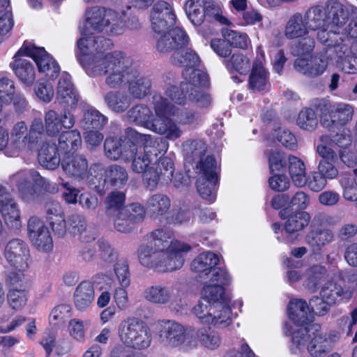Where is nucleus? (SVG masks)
I'll use <instances>...</instances> for the list:
<instances>
[{"label": "nucleus", "instance_id": "nucleus-58", "mask_svg": "<svg viewBox=\"0 0 357 357\" xmlns=\"http://www.w3.org/2000/svg\"><path fill=\"white\" fill-rule=\"evenodd\" d=\"M314 45V38L307 34L298 38V40L291 45V52L294 56L307 54L312 52Z\"/></svg>", "mask_w": 357, "mask_h": 357}, {"label": "nucleus", "instance_id": "nucleus-53", "mask_svg": "<svg viewBox=\"0 0 357 357\" xmlns=\"http://www.w3.org/2000/svg\"><path fill=\"white\" fill-rule=\"evenodd\" d=\"M45 128L41 118H34L28 130V149H33L44 135Z\"/></svg>", "mask_w": 357, "mask_h": 357}, {"label": "nucleus", "instance_id": "nucleus-4", "mask_svg": "<svg viewBox=\"0 0 357 357\" xmlns=\"http://www.w3.org/2000/svg\"><path fill=\"white\" fill-rule=\"evenodd\" d=\"M314 106L320 112V123L328 130H334L352 120L354 108L344 102L331 103L330 100L322 98L316 99Z\"/></svg>", "mask_w": 357, "mask_h": 357}, {"label": "nucleus", "instance_id": "nucleus-20", "mask_svg": "<svg viewBox=\"0 0 357 357\" xmlns=\"http://www.w3.org/2000/svg\"><path fill=\"white\" fill-rule=\"evenodd\" d=\"M339 339L340 334L337 332L315 335L307 345V351L312 357H321L332 350Z\"/></svg>", "mask_w": 357, "mask_h": 357}, {"label": "nucleus", "instance_id": "nucleus-56", "mask_svg": "<svg viewBox=\"0 0 357 357\" xmlns=\"http://www.w3.org/2000/svg\"><path fill=\"white\" fill-rule=\"evenodd\" d=\"M218 179L198 178L197 188L200 196L210 202H214L216 197L215 185Z\"/></svg>", "mask_w": 357, "mask_h": 357}, {"label": "nucleus", "instance_id": "nucleus-21", "mask_svg": "<svg viewBox=\"0 0 357 357\" xmlns=\"http://www.w3.org/2000/svg\"><path fill=\"white\" fill-rule=\"evenodd\" d=\"M31 178L36 183H41V182H39V179H41L42 177L36 171L33 169L29 172H19L11 178L12 182L16 183L19 192L22 198L25 201L31 200L35 194L33 185L30 181Z\"/></svg>", "mask_w": 357, "mask_h": 357}, {"label": "nucleus", "instance_id": "nucleus-15", "mask_svg": "<svg viewBox=\"0 0 357 357\" xmlns=\"http://www.w3.org/2000/svg\"><path fill=\"white\" fill-rule=\"evenodd\" d=\"M0 212L7 226L13 229L21 227L20 210L11 195L0 185Z\"/></svg>", "mask_w": 357, "mask_h": 357}, {"label": "nucleus", "instance_id": "nucleus-24", "mask_svg": "<svg viewBox=\"0 0 357 357\" xmlns=\"http://www.w3.org/2000/svg\"><path fill=\"white\" fill-rule=\"evenodd\" d=\"M191 249L189 245L176 241L171 249H168V263L160 264L158 268V272L174 271L182 267L184 263L183 255Z\"/></svg>", "mask_w": 357, "mask_h": 357}, {"label": "nucleus", "instance_id": "nucleus-45", "mask_svg": "<svg viewBox=\"0 0 357 357\" xmlns=\"http://www.w3.org/2000/svg\"><path fill=\"white\" fill-rule=\"evenodd\" d=\"M248 85L253 92H261L268 89L267 72L263 66L257 64L253 66Z\"/></svg>", "mask_w": 357, "mask_h": 357}, {"label": "nucleus", "instance_id": "nucleus-10", "mask_svg": "<svg viewBox=\"0 0 357 357\" xmlns=\"http://www.w3.org/2000/svg\"><path fill=\"white\" fill-rule=\"evenodd\" d=\"M61 167L68 176L76 178H84L88 169H90L91 174L96 169H104L101 163H93L89 167L88 160L84 155L74 153L63 155Z\"/></svg>", "mask_w": 357, "mask_h": 357}, {"label": "nucleus", "instance_id": "nucleus-28", "mask_svg": "<svg viewBox=\"0 0 357 357\" xmlns=\"http://www.w3.org/2000/svg\"><path fill=\"white\" fill-rule=\"evenodd\" d=\"M38 160L43 167L50 170L61 165V158L54 143L44 142L38 151Z\"/></svg>", "mask_w": 357, "mask_h": 357}, {"label": "nucleus", "instance_id": "nucleus-38", "mask_svg": "<svg viewBox=\"0 0 357 357\" xmlns=\"http://www.w3.org/2000/svg\"><path fill=\"white\" fill-rule=\"evenodd\" d=\"M58 141L57 149L63 155L74 153L82 144L80 133L77 130L63 132Z\"/></svg>", "mask_w": 357, "mask_h": 357}, {"label": "nucleus", "instance_id": "nucleus-62", "mask_svg": "<svg viewBox=\"0 0 357 357\" xmlns=\"http://www.w3.org/2000/svg\"><path fill=\"white\" fill-rule=\"evenodd\" d=\"M44 121L47 135L55 136L61 130L60 116L54 110L50 109L45 112Z\"/></svg>", "mask_w": 357, "mask_h": 357}, {"label": "nucleus", "instance_id": "nucleus-23", "mask_svg": "<svg viewBox=\"0 0 357 357\" xmlns=\"http://www.w3.org/2000/svg\"><path fill=\"white\" fill-rule=\"evenodd\" d=\"M157 117L151 119L146 128L160 134L165 135L169 140H176L181 137L182 131L169 118V115H156Z\"/></svg>", "mask_w": 357, "mask_h": 357}, {"label": "nucleus", "instance_id": "nucleus-7", "mask_svg": "<svg viewBox=\"0 0 357 357\" xmlns=\"http://www.w3.org/2000/svg\"><path fill=\"white\" fill-rule=\"evenodd\" d=\"M326 8L329 26L335 33L342 32L351 16L357 15L356 7L350 4L344 5L338 0H327Z\"/></svg>", "mask_w": 357, "mask_h": 357}, {"label": "nucleus", "instance_id": "nucleus-64", "mask_svg": "<svg viewBox=\"0 0 357 357\" xmlns=\"http://www.w3.org/2000/svg\"><path fill=\"white\" fill-rule=\"evenodd\" d=\"M114 271L120 285L128 287L130 284V274L127 259H119L114 266Z\"/></svg>", "mask_w": 357, "mask_h": 357}, {"label": "nucleus", "instance_id": "nucleus-50", "mask_svg": "<svg viewBox=\"0 0 357 357\" xmlns=\"http://www.w3.org/2000/svg\"><path fill=\"white\" fill-rule=\"evenodd\" d=\"M203 3L204 0H188L185 3V13L195 26L201 25L204 21Z\"/></svg>", "mask_w": 357, "mask_h": 357}, {"label": "nucleus", "instance_id": "nucleus-49", "mask_svg": "<svg viewBox=\"0 0 357 357\" xmlns=\"http://www.w3.org/2000/svg\"><path fill=\"white\" fill-rule=\"evenodd\" d=\"M107 118L96 109H89L84 113L82 125L84 130H101L107 123Z\"/></svg>", "mask_w": 357, "mask_h": 357}, {"label": "nucleus", "instance_id": "nucleus-52", "mask_svg": "<svg viewBox=\"0 0 357 357\" xmlns=\"http://www.w3.org/2000/svg\"><path fill=\"white\" fill-rule=\"evenodd\" d=\"M106 17V26L104 31L112 35H120L124 32L125 24L122 13L119 14L115 10L109 9Z\"/></svg>", "mask_w": 357, "mask_h": 357}, {"label": "nucleus", "instance_id": "nucleus-48", "mask_svg": "<svg viewBox=\"0 0 357 357\" xmlns=\"http://www.w3.org/2000/svg\"><path fill=\"white\" fill-rule=\"evenodd\" d=\"M289 172L292 181L297 186H303L306 183L305 167L303 162L296 156L289 157Z\"/></svg>", "mask_w": 357, "mask_h": 357}, {"label": "nucleus", "instance_id": "nucleus-25", "mask_svg": "<svg viewBox=\"0 0 357 357\" xmlns=\"http://www.w3.org/2000/svg\"><path fill=\"white\" fill-rule=\"evenodd\" d=\"M334 234L328 229H315L311 230L305 236V242L310 246L314 256L321 255L322 248L334 240Z\"/></svg>", "mask_w": 357, "mask_h": 357}, {"label": "nucleus", "instance_id": "nucleus-1", "mask_svg": "<svg viewBox=\"0 0 357 357\" xmlns=\"http://www.w3.org/2000/svg\"><path fill=\"white\" fill-rule=\"evenodd\" d=\"M229 298L221 284H206L202 291V297L192 310L202 323L214 326H227L230 324L231 309Z\"/></svg>", "mask_w": 357, "mask_h": 357}, {"label": "nucleus", "instance_id": "nucleus-44", "mask_svg": "<svg viewBox=\"0 0 357 357\" xmlns=\"http://www.w3.org/2000/svg\"><path fill=\"white\" fill-rule=\"evenodd\" d=\"M326 273V268L321 265H314L306 271V279L303 285L310 292L314 293L319 289Z\"/></svg>", "mask_w": 357, "mask_h": 357}, {"label": "nucleus", "instance_id": "nucleus-57", "mask_svg": "<svg viewBox=\"0 0 357 357\" xmlns=\"http://www.w3.org/2000/svg\"><path fill=\"white\" fill-rule=\"evenodd\" d=\"M297 124L303 130H314L318 125V119L315 112L311 108L302 109L298 114Z\"/></svg>", "mask_w": 357, "mask_h": 357}, {"label": "nucleus", "instance_id": "nucleus-35", "mask_svg": "<svg viewBox=\"0 0 357 357\" xmlns=\"http://www.w3.org/2000/svg\"><path fill=\"white\" fill-rule=\"evenodd\" d=\"M309 31L304 16L300 13H296L288 20L284 33L287 38L292 40L307 36Z\"/></svg>", "mask_w": 357, "mask_h": 357}, {"label": "nucleus", "instance_id": "nucleus-33", "mask_svg": "<svg viewBox=\"0 0 357 357\" xmlns=\"http://www.w3.org/2000/svg\"><path fill=\"white\" fill-rule=\"evenodd\" d=\"M294 68L298 73L314 77L321 75L327 68V62L321 58H314L310 62L305 59L298 58L294 61Z\"/></svg>", "mask_w": 357, "mask_h": 357}, {"label": "nucleus", "instance_id": "nucleus-46", "mask_svg": "<svg viewBox=\"0 0 357 357\" xmlns=\"http://www.w3.org/2000/svg\"><path fill=\"white\" fill-rule=\"evenodd\" d=\"M126 115L129 121L144 128L147 127L153 117L150 108L144 104L133 106L127 112Z\"/></svg>", "mask_w": 357, "mask_h": 357}, {"label": "nucleus", "instance_id": "nucleus-55", "mask_svg": "<svg viewBox=\"0 0 357 357\" xmlns=\"http://www.w3.org/2000/svg\"><path fill=\"white\" fill-rule=\"evenodd\" d=\"M222 34L231 47L243 50L248 47L249 39L246 33L225 28L222 29Z\"/></svg>", "mask_w": 357, "mask_h": 357}, {"label": "nucleus", "instance_id": "nucleus-47", "mask_svg": "<svg viewBox=\"0 0 357 357\" xmlns=\"http://www.w3.org/2000/svg\"><path fill=\"white\" fill-rule=\"evenodd\" d=\"M197 339L208 349L214 350L219 347L221 337L219 333L210 326H204L197 331Z\"/></svg>", "mask_w": 357, "mask_h": 357}, {"label": "nucleus", "instance_id": "nucleus-26", "mask_svg": "<svg viewBox=\"0 0 357 357\" xmlns=\"http://www.w3.org/2000/svg\"><path fill=\"white\" fill-rule=\"evenodd\" d=\"M28 149V128L24 121H19L13 127L10 132V143L8 149L10 153L6 151V155L15 156L20 151Z\"/></svg>", "mask_w": 357, "mask_h": 357}, {"label": "nucleus", "instance_id": "nucleus-30", "mask_svg": "<svg viewBox=\"0 0 357 357\" xmlns=\"http://www.w3.org/2000/svg\"><path fill=\"white\" fill-rule=\"evenodd\" d=\"M305 21L310 31H316L325 26H330L324 5H314L310 7L304 14Z\"/></svg>", "mask_w": 357, "mask_h": 357}, {"label": "nucleus", "instance_id": "nucleus-8", "mask_svg": "<svg viewBox=\"0 0 357 357\" xmlns=\"http://www.w3.org/2000/svg\"><path fill=\"white\" fill-rule=\"evenodd\" d=\"M22 53L33 59L40 72L45 73L52 79L57 77L60 67L43 47H37L24 43L18 51V54Z\"/></svg>", "mask_w": 357, "mask_h": 357}, {"label": "nucleus", "instance_id": "nucleus-27", "mask_svg": "<svg viewBox=\"0 0 357 357\" xmlns=\"http://www.w3.org/2000/svg\"><path fill=\"white\" fill-rule=\"evenodd\" d=\"M137 254L139 261L142 265L157 271V266L168 263L167 250L151 252V247L139 246Z\"/></svg>", "mask_w": 357, "mask_h": 357}, {"label": "nucleus", "instance_id": "nucleus-11", "mask_svg": "<svg viewBox=\"0 0 357 357\" xmlns=\"http://www.w3.org/2000/svg\"><path fill=\"white\" fill-rule=\"evenodd\" d=\"M125 135L126 138L139 144V147L142 148V151L149 158L151 162H156L158 155L167 149L162 139L159 141L151 135L141 134L130 127L125 129Z\"/></svg>", "mask_w": 357, "mask_h": 357}, {"label": "nucleus", "instance_id": "nucleus-14", "mask_svg": "<svg viewBox=\"0 0 357 357\" xmlns=\"http://www.w3.org/2000/svg\"><path fill=\"white\" fill-rule=\"evenodd\" d=\"M107 9L104 7L93 6L85 11V22L79 29L82 36L93 35L95 33L102 32L106 26Z\"/></svg>", "mask_w": 357, "mask_h": 357}, {"label": "nucleus", "instance_id": "nucleus-32", "mask_svg": "<svg viewBox=\"0 0 357 357\" xmlns=\"http://www.w3.org/2000/svg\"><path fill=\"white\" fill-rule=\"evenodd\" d=\"M24 53L15 55V61L10 63L16 76L25 84L30 86L35 81V69L32 63L26 59L20 58Z\"/></svg>", "mask_w": 357, "mask_h": 357}, {"label": "nucleus", "instance_id": "nucleus-60", "mask_svg": "<svg viewBox=\"0 0 357 357\" xmlns=\"http://www.w3.org/2000/svg\"><path fill=\"white\" fill-rule=\"evenodd\" d=\"M68 231L73 236L82 235L86 231L87 223L85 218L77 213H73L67 218Z\"/></svg>", "mask_w": 357, "mask_h": 357}, {"label": "nucleus", "instance_id": "nucleus-22", "mask_svg": "<svg viewBox=\"0 0 357 357\" xmlns=\"http://www.w3.org/2000/svg\"><path fill=\"white\" fill-rule=\"evenodd\" d=\"M218 262V255L211 252H204L197 257L191 263V269L197 273V281L206 282L210 272Z\"/></svg>", "mask_w": 357, "mask_h": 357}, {"label": "nucleus", "instance_id": "nucleus-13", "mask_svg": "<svg viewBox=\"0 0 357 357\" xmlns=\"http://www.w3.org/2000/svg\"><path fill=\"white\" fill-rule=\"evenodd\" d=\"M184 327L174 320H162L158 323V341L168 347H176L185 340Z\"/></svg>", "mask_w": 357, "mask_h": 357}, {"label": "nucleus", "instance_id": "nucleus-37", "mask_svg": "<svg viewBox=\"0 0 357 357\" xmlns=\"http://www.w3.org/2000/svg\"><path fill=\"white\" fill-rule=\"evenodd\" d=\"M128 85L130 96L135 99H142L151 93L152 80L147 76L141 75L137 68L135 78L132 79Z\"/></svg>", "mask_w": 357, "mask_h": 357}, {"label": "nucleus", "instance_id": "nucleus-59", "mask_svg": "<svg viewBox=\"0 0 357 357\" xmlns=\"http://www.w3.org/2000/svg\"><path fill=\"white\" fill-rule=\"evenodd\" d=\"M125 194L120 191H112L105 199L107 213L112 215L123 208L125 203Z\"/></svg>", "mask_w": 357, "mask_h": 357}, {"label": "nucleus", "instance_id": "nucleus-5", "mask_svg": "<svg viewBox=\"0 0 357 357\" xmlns=\"http://www.w3.org/2000/svg\"><path fill=\"white\" fill-rule=\"evenodd\" d=\"M118 335L124 345L139 350L148 348L152 340L151 332L147 324L135 317H128L120 323Z\"/></svg>", "mask_w": 357, "mask_h": 357}, {"label": "nucleus", "instance_id": "nucleus-51", "mask_svg": "<svg viewBox=\"0 0 357 357\" xmlns=\"http://www.w3.org/2000/svg\"><path fill=\"white\" fill-rule=\"evenodd\" d=\"M128 179V175L126 169L121 166L113 165L105 171V178L103 182L105 183L107 181L112 185L119 188L125 185Z\"/></svg>", "mask_w": 357, "mask_h": 357}, {"label": "nucleus", "instance_id": "nucleus-3", "mask_svg": "<svg viewBox=\"0 0 357 357\" xmlns=\"http://www.w3.org/2000/svg\"><path fill=\"white\" fill-rule=\"evenodd\" d=\"M171 60L173 64L185 67L182 72V89L185 92H190V97L194 98L192 91L196 92L199 87L206 86L208 81L207 74L197 68L200 63L199 56L191 48L185 47L174 52Z\"/></svg>", "mask_w": 357, "mask_h": 357}, {"label": "nucleus", "instance_id": "nucleus-54", "mask_svg": "<svg viewBox=\"0 0 357 357\" xmlns=\"http://www.w3.org/2000/svg\"><path fill=\"white\" fill-rule=\"evenodd\" d=\"M196 167L202 174L199 178L218 179L216 161L213 156L203 158L196 163Z\"/></svg>", "mask_w": 357, "mask_h": 357}, {"label": "nucleus", "instance_id": "nucleus-43", "mask_svg": "<svg viewBox=\"0 0 357 357\" xmlns=\"http://www.w3.org/2000/svg\"><path fill=\"white\" fill-rule=\"evenodd\" d=\"M185 160L189 163H197L204 158L207 146L202 140L189 139L183 144Z\"/></svg>", "mask_w": 357, "mask_h": 357}, {"label": "nucleus", "instance_id": "nucleus-31", "mask_svg": "<svg viewBox=\"0 0 357 357\" xmlns=\"http://www.w3.org/2000/svg\"><path fill=\"white\" fill-rule=\"evenodd\" d=\"M122 140L114 137H107L104 143L105 155L111 160H118L120 158L126 159V154L135 143L132 140Z\"/></svg>", "mask_w": 357, "mask_h": 357}, {"label": "nucleus", "instance_id": "nucleus-63", "mask_svg": "<svg viewBox=\"0 0 357 357\" xmlns=\"http://www.w3.org/2000/svg\"><path fill=\"white\" fill-rule=\"evenodd\" d=\"M226 66L229 70L234 69L240 74H245L250 68L249 59L241 53H234Z\"/></svg>", "mask_w": 357, "mask_h": 357}, {"label": "nucleus", "instance_id": "nucleus-29", "mask_svg": "<svg viewBox=\"0 0 357 357\" xmlns=\"http://www.w3.org/2000/svg\"><path fill=\"white\" fill-rule=\"evenodd\" d=\"M147 243H143L140 246L151 248V252L171 249L174 241L172 232L167 229H159L147 235Z\"/></svg>", "mask_w": 357, "mask_h": 357}, {"label": "nucleus", "instance_id": "nucleus-61", "mask_svg": "<svg viewBox=\"0 0 357 357\" xmlns=\"http://www.w3.org/2000/svg\"><path fill=\"white\" fill-rule=\"evenodd\" d=\"M152 103L156 115H175L176 108L167 99L159 93H155L152 97Z\"/></svg>", "mask_w": 357, "mask_h": 357}, {"label": "nucleus", "instance_id": "nucleus-41", "mask_svg": "<svg viewBox=\"0 0 357 357\" xmlns=\"http://www.w3.org/2000/svg\"><path fill=\"white\" fill-rule=\"evenodd\" d=\"M171 206L170 199L164 194L157 193L151 195L146 202L147 213L154 218L165 214Z\"/></svg>", "mask_w": 357, "mask_h": 357}, {"label": "nucleus", "instance_id": "nucleus-9", "mask_svg": "<svg viewBox=\"0 0 357 357\" xmlns=\"http://www.w3.org/2000/svg\"><path fill=\"white\" fill-rule=\"evenodd\" d=\"M150 18L152 29L158 34L169 31L176 20L172 6L165 1H158L153 4Z\"/></svg>", "mask_w": 357, "mask_h": 357}, {"label": "nucleus", "instance_id": "nucleus-39", "mask_svg": "<svg viewBox=\"0 0 357 357\" xmlns=\"http://www.w3.org/2000/svg\"><path fill=\"white\" fill-rule=\"evenodd\" d=\"M104 102L114 112L123 113L130 105L131 98L125 91H111L105 95Z\"/></svg>", "mask_w": 357, "mask_h": 357}, {"label": "nucleus", "instance_id": "nucleus-6", "mask_svg": "<svg viewBox=\"0 0 357 357\" xmlns=\"http://www.w3.org/2000/svg\"><path fill=\"white\" fill-rule=\"evenodd\" d=\"M77 47L82 55L79 58V63L86 71V66L92 61L99 57H105L109 53L105 52L109 50L112 45L110 39L103 36H83L77 40Z\"/></svg>", "mask_w": 357, "mask_h": 357}, {"label": "nucleus", "instance_id": "nucleus-16", "mask_svg": "<svg viewBox=\"0 0 357 357\" xmlns=\"http://www.w3.org/2000/svg\"><path fill=\"white\" fill-rule=\"evenodd\" d=\"M204 87H199L197 91H192L195 98L190 97V92L187 93L183 91L182 82L181 83V91L178 90L175 85L168 86L165 90V94L174 102L178 105H184L186 100L195 102L199 107H208L211 102V96L202 91Z\"/></svg>", "mask_w": 357, "mask_h": 357}, {"label": "nucleus", "instance_id": "nucleus-42", "mask_svg": "<svg viewBox=\"0 0 357 357\" xmlns=\"http://www.w3.org/2000/svg\"><path fill=\"white\" fill-rule=\"evenodd\" d=\"M125 160H132V169L137 174L144 173L151 163L149 158L142 151V148L139 147L136 143L131 146L126 154Z\"/></svg>", "mask_w": 357, "mask_h": 357}, {"label": "nucleus", "instance_id": "nucleus-17", "mask_svg": "<svg viewBox=\"0 0 357 357\" xmlns=\"http://www.w3.org/2000/svg\"><path fill=\"white\" fill-rule=\"evenodd\" d=\"M289 210L288 208L280 212L282 218H287L284 224V231L287 234V238L290 243H294L298 237V232L305 227L310 221V215L305 211H298L287 215Z\"/></svg>", "mask_w": 357, "mask_h": 357}, {"label": "nucleus", "instance_id": "nucleus-18", "mask_svg": "<svg viewBox=\"0 0 357 357\" xmlns=\"http://www.w3.org/2000/svg\"><path fill=\"white\" fill-rule=\"evenodd\" d=\"M173 290L165 285L160 284L152 285L146 288L144 291V298L149 302L158 304L165 305L171 303L170 307L172 310L178 312L185 305V303H174L172 301Z\"/></svg>", "mask_w": 357, "mask_h": 357}, {"label": "nucleus", "instance_id": "nucleus-40", "mask_svg": "<svg viewBox=\"0 0 357 357\" xmlns=\"http://www.w3.org/2000/svg\"><path fill=\"white\" fill-rule=\"evenodd\" d=\"M287 311L289 318L298 325L306 324L310 321V307L303 299L291 301Z\"/></svg>", "mask_w": 357, "mask_h": 357}, {"label": "nucleus", "instance_id": "nucleus-19", "mask_svg": "<svg viewBox=\"0 0 357 357\" xmlns=\"http://www.w3.org/2000/svg\"><path fill=\"white\" fill-rule=\"evenodd\" d=\"M79 94L70 80V76L63 73L59 79L56 100L64 108L73 109L77 106L79 100Z\"/></svg>", "mask_w": 357, "mask_h": 357}, {"label": "nucleus", "instance_id": "nucleus-36", "mask_svg": "<svg viewBox=\"0 0 357 357\" xmlns=\"http://www.w3.org/2000/svg\"><path fill=\"white\" fill-rule=\"evenodd\" d=\"M94 289L89 281L82 282L74 293V302L76 308L80 311L89 307L94 300Z\"/></svg>", "mask_w": 357, "mask_h": 357}, {"label": "nucleus", "instance_id": "nucleus-34", "mask_svg": "<svg viewBox=\"0 0 357 357\" xmlns=\"http://www.w3.org/2000/svg\"><path fill=\"white\" fill-rule=\"evenodd\" d=\"M319 294L331 305H335L344 299H349L351 296V291L344 290L340 284L334 282L325 283Z\"/></svg>", "mask_w": 357, "mask_h": 357}, {"label": "nucleus", "instance_id": "nucleus-12", "mask_svg": "<svg viewBox=\"0 0 357 357\" xmlns=\"http://www.w3.org/2000/svg\"><path fill=\"white\" fill-rule=\"evenodd\" d=\"M4 257L11 266L19 271H24L29 266V249L27 244L21 239H13L6 244Z\"/></svg>", "mask_w": 357, "mask_h": 357}, {"label": "nucleus", "instance_id": "nucleus-2", "mask_svg": "<svg viewBox=\"0 0 357 357\" xmlns=\"http://www.w3.org/2000/svg\"><path fill=\"white\" fill-rule=\"evenodd\" d=\"M86 73L92 77L107 75L105 84L120 89L135 78L137 68L129 64L123 52L115 51L87 64Z\"/></svg>", "mask_w": 357, "mask_h": 357}]
</instances>
